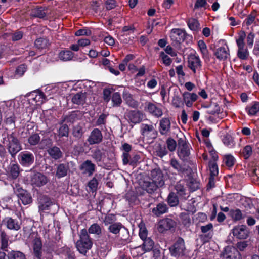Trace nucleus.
I'll list each match as a JSON object with an SVG mask.
<instances>
[{
    "label": "nucleus",
    "instance_id": "obj_1",
    "mask_svg": "<svg viewBox=\"0 0 259 259\" xmlns=\"http://www.w3.org/2000/svg\"><path fill=\"white\" fill-rule=\"evenodd\" d=\"M3 143L6 144L8 152L13 158H14L16 154L22 149L20 142L14 132L11 134L7 133L6 136L3 138Z\"/></svg>",
    "mask_w": 259,
    "mask_h": 259
},
{
    "label": "nucleus",
    "instance_id": "obj_2",
    "mask_svg": "<svg viewBox=\"0 0 259 259\" xmlns=\"http://www.w3.org/2000/svg\"><path fill=\"white\" fill-rule=\"evenodd\" d=\"M93 242L85 229H82L79 233V240L76 243V246L78 251L85 254L88 250L92 246Z\"/></svg>",
    "mask_w": 259,
    "mask_h": 259
},
{
    "label": "nucleus",
    "instance_id": "obj_3",
    "mask_svg": "<svg viewBox=\"0 0 259 259\" xmlns=\"http://www.w3.org/2000/svg\"><path fill=\"white\" fill-rule=\"evenodd\" d=\"M169 251L171 256L174 259L183 256L186 251L184 240L181 237H179L169 247Z\"/></svg>",
    "mask_w": 259,
    "mask_h": 259
},
{
    "label": "nucleus",
    "instance_id": "obj_4",
    "mask_svg": "<svg viewBox=\"0 0 259 259\" xmlns=\"http://www.w3.org/2000/svg\"><path fill=\"white\" fill-rule=\"evenodd\" d=\"M38 207L39 211L45 212L50 209L51 206H54L58 209V207L55 204L53 199L48 195L40 194L37 196Z\"/></svg>",
    "mask_w": 259,
    "mask_h": 259
},
{
    "label": "nucleus",
    "instance_id": "obj_5",
    "mask_svg": "<svg viewBox=\"0 0 259 259\" xmlns=\"http://www.w3.org/2000/svg\"><path fill=\"white\" fill-rule=\"evenodd\" d=\"M178 155L183 161L187 159L190 154L189 144L186 141V137L179 138L178 140Z\"/></svg>",
    "mask_w": 259,
    "mask_h": 259
},
{
    "label": "nucleus",
    "instance_id": "obj_6",
    "mask_svg": "<svg viewBox=\"0 0 259 259\" xmlns=\"http://www.w3.org/2000/svg\"><path fill=\"white\" fill-rule=\"evenodd\" d=\"M246 37V34L244 31H242L239 34V37L236 40V43L238 48L237 52L238 57L242 60H246L249 56V53L246 48L245 47L244 39Z\"/></svg>",
    "mask_w": 259,
    "mask_h": 259
},
{
    "label": "nucleus",
    "instance_id": "obj_7",
    "mask_svg": "<svg viewBox=\"0 0 259 259\" xmlns=\"http://www.w3.org/2000/svg\"><path fill=\"white\" fill-rule=\"evenodd\" d=\"M13 189L15 193L24 205L30 204L32 202L31 195L26 190L23 189L19 185L15 184Z\"/></svg>",
    "mask_w": 259,
    "mask_h": 259
},
{
    "label": "nucleus",
    "instance_id": "obj_8",
    "mask_svg": "<svg viewBox=\"0 0 259 259\" xmlns=\"http://www.w3.org/2000/svg\"><path fill=\"white\" fill-rule=\"evenodd\" d=\"M170 37L172 40L176 44H180L183 42L185 39L191 38V37L188 35L185 30L181 29H172L170 32Z\"/></svg>",
    "mask_w": 259,
    "mask_h": 259
},
{
    "label": "nucleus",
    "instance_id": "obj_9",
    "mask_svg": "<svg viewBox=\"0 0 259 259\" xmlns=\"http://www.w3.org/2000/svg\"><path fill=\"white\" fill-rule=\"evenodd\" d=\"M176 226V223L174 220L170 218H164L158 222L157 230L160 233H165L167 231L175 228Z\"/></svg>",
    "mask_w": 259,
    "mask_h": 259
},
{
    "label": "nucleus",
    "instance_id": "obj_10",
    "mask_svg": "<svg viewBox=\"0 0 259 259\" xmlns=\"http://www.w3.org/2000/svg\"><path fill=\"white\" fill-rule=\"evenodd\" d=\"M18 158L20 163L24 166H29L34 161V154L27 151L21 152L18 156Z\"/></svg>",
    "mask_w": 259,
    "mask_h": 259
},
{
    "label": "nucleus",
    "instance_id": "obj_11",
    "mask_svg": "<svg viewBox=\"0 0 259 259\" xmlns=\"http://www.w3.org/2000/svg\"><path fill=\"white\" fill-rule=\"evenodd\" d=\"M212 229L213 225L211 223L201 226L200 229L203 234L200 235L199 237L203 242H207L212 238L213 236Z\"/></svg>",
    "mask_w": 259,
    "mask_h": 259
},
{
    "label": "nucleus",
    "instance_id": "obj_12",
    "mask_svg": "<svg viewBox=\"0 0 259 259\" xmlns=\"http://www.w3.org/2000/svg\"><path fill=\"white\" fill-rule=\"evenodd\" d=\"M48 181L47 177L40 172L34 173L31 177V184L36 187H40L44 186L47 183Z\"/></svg>",
    "mask_w": 259,
    "mask_h": 259
},
{
    "label": "nucleus",
    "instance_id": "obj_13",
    "mask_svg": "<svg viewBox=\"0 0 259 259\" xmlns=\"http://www.w3.org/2000/svg\"><path fill=\"white\" fill-rule=\"evenodd\" d=\"M249 230L246 225L237 226L232 230L233 235L240 239H246L249 235Z\"/></svg>",
    "mask_w": 259,
    "mask_h": 259
},
{
    "label": "nucleus",
    "instance_id": "obj_14",
    "mask_svg": "<svg viewBox=\"0 0 259 259\" xmlns=\"http://www.w3.org/2000/svg\"><path fill=\"white\" fill-rule=\"evenodd\" d=\"M226 259H240L241 255L237 249L232 246H227L224 248L223 253Z\"/></svg>",
    "mask_w": 259,
    "mask_h": 259
},
{
    "label": "nucleus",
    "instance_id": "obj_15",
    "mask_svg": "<svg viewBox=\"0 0 259 259\" xmlns=\"http://www.w3.org/2000/svg\"><path fill=\"white\" fill-rule=\"evenodd\" d=\"M141 131L142 136L150 139L156 138L157 135V132L152 124H142Z\"/></svg>",
    "mask_w": 259,
    "mask_h": 259
},
{
    "label": "nucleus",
    "instance_id": "obj_16",
    "mask_svg": "<svg viewBox=\"0 0 259 259\" xmlns=\"http://www.w3.org/2000/svg\"><path fill=\"white\" fill-rule=\"evenodd\" d=\"M150 179L151 181L157 184L159 187H162L164 185L163 174L159 168H155L151 171Z\"/></svg>",
    "mask_w": 259,
    "mask_h": 259
},
{
    "label": "nucleus",
    "instance_id": "obj_17",
    "mask_svg": "<svg viewBox=\"0 0 259 259\" xmlns=\"http://www.w3.org/2000/svg\"><path fill=\"white\" fill-rule=\"evenodd\" d=\"M103 139V136L101 131L98 128H94L90 134L87 139L90 145L99 144Z\"/></svg>",
    "mask_w": 259,
    "mask_h": 259
},
{
    "label": "nucleus",
    "instance_id": "obj_18",
    "mask_svg": "<svg viewBox=\"0 0 259 259\" xmlns=\"http://www.w3.org/2000/svg\"><path fill=\"white\" fill-rule=\"evenodd\" d=\"M140 185L143 190L146 191L149 194L154 193L155 191L157 190L158 188L160 187L150 179L144 180Z\"/></svg>",
    "mask_w": 259,
    "mask_h": 259
},
{
    "label": "nucleus",
    "instance_id": "obj_19",
    "mask_svg": "<svg viewBox=\"0 0 259 259\" xmlns=\"http://www.w3.org/2000/svg\"><path fill=\"white\" fill-rule=\"evenodd\" d=\"M201 62L199 57L191 55L188 59V67L195 73L196 70H199L201 68Z\"/></svg>",
    "mask_w": 259,
    "mask_h": 259
},
{
    "label": "nucleus",
    "instance_id": "obj_20",
    "mask_svg": "<svg viewBox=\"0 0 259 259\" xmlns=\"http://www.w3.org/2000/svg\"><path fill=\"white\" fill-rule=\"evenodd\" d=\"M140 159V156L138 154L132 156L127 153H123L122 154V162L124 165L129 164L131 165L134 166L138 162Z\"/></svg>",
    "mask_w": 259,
    "mask_h": 259
},
{
    "label": "nucleus",
    "instance_id": "obj_21",
    "mask_svg": "<svg viewBox=\"0 0 259 259\" xmlns=\"http://www.w3.org/2000/svg\"><path fill=\"white\" fill-rule=\"evenodd\" d=\"M171 123L168 118H163L160 120L159 131L161 135H167L170 132Z\"/></svg>",
    "mask_w": 259,
    "mask_h": 259
},
{
    "label": "nucleus",
    "instance_id": "obj_22",
    "mask_svg": "<svg viewBox=\"0 0 259 259\" xmlns=\"http://www.w3.org/2000/svg\"><path fill=\"white\" fill-rule=\"evenodd\" d=\"M126 116L128 120L133 123H139L143 119V114L139 111L131 110L127 112Z\"/></svg>",
    "mask_w": 259,
    "mask_h": 259
},
{
    "label": "nucleus",
    "instance_id": "obj_23",
    "mask_svg": "<svg viewBox=\"0 0 259 259\" xmlns=\"http://www.w3.org/2000/svg\"><path fill=\"white\" fill-rule=\"evenodd\" d=\"M80 169L83 170L84 174L91 176L95 171V165L91 160H87L80 166Z\"/></svg>",
    "mask_w": 259,
    "mask_h": 259
},
{
    "label": "nucleus",
    "instance_id": "obj_24",
    "mask_svg": "<svg viewBox=\"0 0 259 259\" xmlns=\"http://www.w3.org/2000/svg\"><path fill=\"white\" fill-rule=\"evenodd\" d=\"M182 96L184 102L188 107H191L193 103L196 101L198 98V95L196 93H189L188 92H185L183 94Z\"/></svg>",
    "mask_w": 259,
    "mask_h": 259
},
{
    "label": "nucleus",
    "instance_id": "obj_25",
    "mask_svg": "<svg viewBox=\"0 0 259 259\" xmlns=\"http://www.w3.org/2000/svg\"><path fill=\"white\" fill-rule=\"evenodd\" d=\"M168 207L166 204L163 202L158 203L156 207L152 209V213L157 217H159L161 215L168 212Z\"/></svg>",
    "mask_w": 259,
    "mask_h": 259
},
{
    "label": "nucleus",
    "instance_id": "obj_26",
    "mask_svg": "<svg viewBox=\"0 0 259 259\" xmlns=\"http://www.w3.org/2000/svg\"><path fill=\"white\" fill-rule=\"evenodd\" d=\"M42 243L40 238H35L33 242V250L34 256L37 259H41Z\"/></svg>",
    "mask_w": 259,
    "mask_h": 259
},
{
    "label": "nucleus",
    "instance_id": "obj_27",
    "mask_svg": "<svg viewBox=\"0 0 259 259\" xmlns=\"http://www.w3.org/2000/svg\"><path fill=\"white\" fill-rule=\"evenodd\" d=\"M145 104L146 110L150 114L157 117H161L162 115V110L154 104L151 102H146Z\"/></svg>",
    "mask_w": 259,
    "mask_h": 259
},
{
    "label": "nucleus",
    "instance_id": "obj_28",
    "mask_svg": "<svg viewBox=\"0 0 259 259\" xmlns=\"http://www.w3.org/2000/svg\"><path fill=\"white\" fill-rule=\"evenodd\" d=\"M47 151L49 155L55 160L61 158L63 155L60 148L55 145H53L48 150H47Z\"/></svg>",
    "mask_w": 259,
    "mask_h": 259
},
{
    "label": "nucleus",
    "instance_id": "obj_29",
    "mask_svg": "<svg viewBox=\"0 0 259 259\" xmlns=\"http://www.w3.org/2000/svg\"><path fill=\"white\" fill-rule=\"evenodd\" d=\"M47 10L45 7H37L31 10L30 16L33 18H44L46 16Z\"/></svg>",
    "mask_w": 259,
    "mask_h": 259
},
{
    "label": "nucleus",
    "instance_id": "obj_30",
    "mask_svg": "<svg viewBox=\"0 0 259 259\" xmlns=\"http://www.w3.org/2000/svg\"><path fill=\"white\" fill-rule=\"evenodd\" d=\"M176 194L180 197L185 198L187 191V187L184 180H180L175 186Z\"/></svg>",
    "mask_w": 259,
    "mask_h": 259
},
{
    "label": "nucleus",
    "instance_id": "obj_31",
    "mask_svg": "<svg viewBox=\"0 0 259 259\" xmlns=\"http://www.w3.org/2000/svg\"><path fill=\"white\" fill-rule=\"evenodd\" d=\"M7 174L9 179L13 180L17 179L20 174V168L18 164H10L8 167Z\"/></svg>",
    "mask_w": 259,
    "mask_h": 259
},
{
    "label": "nucleus",
    "instance_id": "obj_32",
    "mask_svg": "<svg viewBox=\"0 0 259 259\" xmlns=\"http://www.w3.org/2000/svg\"><path fill=\"white\" fill-rule=\"evenodd\" d=\"M86 93L79 92L73 95L71 98L72 102L78 105H83L85 102Z\"/></svg>",
    "mask_w": 259,
    "mask_h": 259
},
{
    "label": "nucleus",
    "instance_id": "obj_33",
    "mask_svg": "<svg viewBox=\"0 0 259 259\" xmlns=\"http://www.w3.org/2000/svg\"><path fill=\"white\" fill-rule=\"evenodd\" d=\"M170 165L173 167L174 169L176 170L178 172V174L182 175L187 171V169L185 165H182L175 158H172L170 160Z\"/></svg>",
    "mask_w": 259,
    "mask_h": 259
},
{
    "label": "nucleus",
    "instance_id": "obj_34",
    "mask_svg": "<svg viewBox=\"0 0 259 259\" xmlns=\"http://www.w3.org/2000/svg\"><path fill=\"white\" fill-rule=\"evenodd\" d=\"M69 169L68 163H60L58 164L56 169V176L58 178H61L66 176Z\"/></svg>",
    "mask_w": 259,
    "mask_h": 259
},
{
    "label": "nucleus",
    "instance_id": "obj_35",
    "mask_svg": "<svg viewBox=\"0 0 259 259\" xmlns=\"http://www.w3.org/2000/svg\"><path fill=\"white\" fill-rule=\"evenodd\" d=\"M85 132L82 124L79 123L73 126L72 134L74 137L77 139H81Z\"/></svg>",
    "mask_w": 259,
    "mask_h": 259
},
{
    "label": "nucleus",
    "instance_id": "obj_36",
    "mask_svg": "<svg viewBox=\"0 0 259 259\" xmlns=\"http://www.w3.org/2000/svg\"><path fill=\"white\" fill-rule=\"evenodd\" d=\"M123 98L129 106L132 108H136L138 106V102L133 99V96L128 92H123Z\"/></svg>",
    "mask_w": 259,
    "mask_h": 259
},
{
    "label": "nucleus",
    "instance_id": "obj_37",
    "mask_svg": "<svg viewBox=\"0 0 259 259\" xmlns=\"http://www.w3.org/2000/svg\"><path fill=\"white\" fill-rule=\"evenodd\" d=\"M50 44L49 40L45 38H38L34 42V46L38 50L46 49Z\"/></svg>",
    "mask_w": 259,
    "mask_h": 259
},
{
    "label": "nucleus",
    "instance_id": "obj_38",
    "mask_svg": "<svg viewBox=\"0 0 259 259\" xmlns=\"http://www.w3.org/2000/svg\"><path fill=\"white\" fill-rule=\"evenodd\" d=\"M74 56V54L70 50L61 51L58 55L59 59L63 61L71 60Z\"/></svg>",
    "mask_w": 259,
    "mask_h": 259
},
{
    "label": "nucleus",
    "instance_id": "obj_39",
    "mask_svg": "<svg viewBox=\"0 0 259 259\" xmlns=\"http://www.w3.org/2000/svg\"><path fill=\"white\" fill-rule=\"evenodd\" d=\"M7 252L8 259H26L25 255L21 251L11 250Z\"/></svg>",
    "mask_w": 259,
    "mask_h": 259
},
{
    "label": "nucleus",
    "instance_id": "obj_40",
    "mask_svg": "<svg viewBox=\"0 0 259 259\" xmlns=\"http://www.w3.org/2000/svg\"><path fill=\"white\" fill-rule=\"evenodd\" d=\"M122 226V224L120 222L114 223L109 226L108 230L113 234H119Z\"/></svg>",
    "mask_w": 259,
    "mask_h": 259
},
{
    "label": "nucleus",
    "instance_id": "obj_41",
    "mask_svg": "<svg viewBox=\"0 0 259 259\" xmlns=\"http://www.w3.org/2000/svg\"><path fill=\"white\" fill-rule=\"evenodd\" d=\"M52 146V140L50 138H47L42 139L41 141L40 140L39 143L38 144V148L41 150H48Z\"/></svg>",
    "mask_w": 259,
    "mask_h": 259
},
{
    "label": "nucleus",
    "instance_id": "obj_42",
    "mask_svg": "<svg viewBox=\"0 0 259 259\" xmlns=\"http://www.w3.org/2000/svg\"><path fill=\"white\" fill-rule=\"evenodd\" d=\"M167 201L170 207H175L179 204V199L177 194L173 192H170L167 198Z\"/></svg>",
    "mask_w": 259,
    "mask_h": 259
},
{
    "label": "nucleus",
    "instance_id": "obj_43",
    "mask_svg": "<svg viewBox=\"0 0 259 259\" xmlns=\"http://www.w3.org/2000/svg\"><path fill=\"white\" fill-rule=\"evenodd\" d=\"M205 107L208 109L207 112L209 114L214 115L216 113L219 114L220 113V107L216 102H211L210 104L205 106Z\"/></svg>",
    "mask_w": 259,
    "mask_h": 259
},
{
    "label": "nucleus",
    "instance_id": "obj_44",
    "mask_svg": "<svg viewBox=\"0 0 259 259\" xmlns=\"http://www.w3.org/2000/svg\"><path fill=\"white\" fill-rule=\"evenodd\" d=\"M179 217L182 224L185 227L187 228L190 227L191 224V221L189 213L187 212H182L180 214Z\"/></svg>",
    "mask_w": 259,
    "mask_h": 259
},
{
    "label": "nucleus",
    "instance_id": "obj_45",
    "mask_svg": "<svg viewBox=\"0 0 259 259\" xmlns=\"http://www.w3.org/2000/svg\"><path fill=\"white\" fill-rule=\"evenodd\" d=\"M228 53L225 47H220L217 49L214 53L216 57L219 60H225L227 59Z\"/></svg>",
    "mask_w": 259,
    "mask_h": 259
},
{
    "label": "nucleus",
    "instance_id": "obj_46",
    "mask_svg": "<svg viewBox=\"0 0 259 259\" xmlns=\"http://www.w3.org/2000/svg\"><path fill=\"white\" fill-rule=\"evenodd\" d=\"M229 214L233 220L235 221H239L245 217V215H243L241 210L239 209H231L229 211Z\"/></svg>",
    "mask_w": 259,
    "mask_h": 259
},
{
    "label": "nucleus",
    "instance_id": "obj_47",
    "mask_svg": "<svg viewBox=\"0 0 259 259\" xmlns=\"http://www.w3.org/2000/svg\"><path fill=\"white\" fill-rule=\"evenodd\" d=\"M7 227L10 229H14L18 230L20 228L19 222L11 218H9L7 220Z\"/></svg>",
    "mask_w": 259,
    "mask_h": 259
},
{
    "label": "nucleus",
    "instance_id": "obj_48",
    "mask_svg": "<svg viewBox=\"0 0 259 259\" xmlns=\"http://www.w3.org/2000/svg\"><path fill=\"white\" fill-rule=\"evenodd\" d=\"M111 100L113 107H119L122 102L120 94L118 92H115L112 94Z\"/></svg>",
    "mask_w": 259,
    "mask_h": 259
},
{
    "label": "nucleus",
    "instance_id": "obj_49",
    "mask_svg": "<svg viewBox=\"0 0 259 259\" xmlns=\"http://www.w3.org/2000/svg\"><path fill=\"white\" fill-rule=\"evenodd\" d=\"M88 233L100 235L102 233V229L100 226L97 223H94L88 229Z\"/></svg>",
    "mask_w": 259,
    "mask_h": 259
},
{
    "label": "nucleus",
    "instance_id": "obj_50",
    "mask_svg": "<svg viewBox=\"0 0 259 259\" xmlns=\"http://www.w3.org/2000/svg\"><path fill=\"white\" fill-rule=\"evenodd\" d=\"M69 127L67 124H62L58 130L59 137H68L69 135Z\"/></svg>",
    "mask_w": 259,
    "mask_h": 259
},
{
    "label": "nucleus",
    "instance_id": "obj_51",
    "mask_svg": "<svg viewBox=\"0 0 259 259\" xmlns=\"http://www.w3.org/2000/svg\"><path fill=\"white\" fill-rule=\"evenodd\" d=\"M188 25L189 28L193 31H197L200 29L199 23L195 19H190L188 22Z\"/></svg>",
    "mask_w": 259,
    "mask_h": 259
},
{
    "label": "nucleus",
    "instance_id": "obj_52",
    "mask_svg": "<svg viewBox=\"0 0 259 259\" xmlns=\"http://www.w3.org/2000/svg\"><path fill=\"white\" fill-rule=\"evenodd\" d=\"M40 140V137L38 134H33L31 135L28 139V142L30 145L35 146L39 144Z\"/></svg>",
    "mask_w": 259,
    "mask_h": 259
},
{
    "label": "nucleus",
    "instance_id": "obj_53",
    "mask_svg": "<svg viewBox=\"0 0 259 259\" xmlns=\"http://www.w3.org/2000/svg\"><path fill=\"white\" fill-rule=\"evenodd\" d=\"M143 241V246L144 250L146 251L151 250L154 244L153 241L150 238H148Z\"/></svg>",
    "mask_w": 259,
    "mask_h": 259
},
{
    "label": "nucleus",
    "instance_id": "obj_54",
    "mask_svg": "<svg viewBox=\"0 0 259 259\" xmlns=\"http://www.w3.org/2000/svg\"><path fill=\"white\" fill-rule=\"evenodd\" d=\"M96 176L97 175H96L95 176L92 180H91L88 184L89 190L92 192H96L97 190L98 182L96 178Z\"/></svg>",
    "mask_w": 259,
    "mask_h": 259
},
{
    "label": "nucleus",
    "instance_id": "obj_55",
    "mask_svg": "<svg viewBox=\"0 0 259 259\" xmlns=\"http://www.w3.org/2000/svg\"><path fill=\"white\" fill-rule=\"evenodd\" d=\"M77 118L78 116L77 112L76 111H73L69 115H66L64 117L63 121L67 123H73L77 119Z\"/></svg>",
    "mask_w": 259,
    "mask_h": 259
},
{
    "label": "nucleus",
    "instance_id": "obj_56",
    "mask_svg": "<svg viewBox=\"0 0 259 259\" xmlns=\"http://www.w3.org/2000/svg\"><path fill=\"white\" fill-rule=\"evenodd\" d=\"M1 248L3 250L5 251H8L7 249L8 246V238L7 237V235L4 231L1 232Z\"/></svg>",
    "mask_w": 259,
    "mask_h": 259
},
{
    "label": "nucleus",
    "instance_id": "obj_57",
    "mask_svg": "<svg viewBox=\"0 0 259 259\" xmlns=\"http://www.w3.org/2000/svg\"><path fill=\"white\" fill-rule=\"evenodd\" d=\"M156 155L161 158L167 154V150L165 146H162L159 145L157 149L156 150Z\"/></svg>",
    "mask_w": 259,
    "mask_h": 259
},
{
    "label": "nucleus",
    "instance_id": "obj_58",
    "mask_svg": "<svg viewBox=\"0 0 259 259\" xmlns=\"http://www.w3.org/2000/svg\"><path fill=\"white\" fill-rule=\"evenodd\" d=\"M166 144L168 150L173 152L176 150L177 147L176 141L171 138H168L166 140Z\"/></svg>",
    "mask_w": 259,
    "mask_h": 259
},
{
    "label": "nucleus",
    "instance_id": "obj_59",
    "mask_svg": "<svg viewBox=\"0 0 259 259\" xmlns=\"http://www.w3.org/2000/svg\"><path fill=\"white\" fill-rule=\"evenodd\" d=\"M209 166L210 171V176L215 177L218 174V167L214 162L210 161Z\"/></svg>",
    "mask_w": 259,
    "mask_h": 259
},
{
    "label": "nucleus",
    "instance_id": "obj_60",
    "mask_svg": "<svg viewBox=\"0 0 259 259\" xmlns=\"http://www.w3.org/2000/svg\"><path fill=\"white\" fill-rule=\"evenodd\" d=\"M116 218L115 215L113 214H109L105 217L104 222L105 225H111L115 223Z\"/></svg>",
    "mask_w": 259,
    "mask_h": 259
},
{
    "label": "nucleus",
    "instance_id": "obj_61",
    "mask_svg": "<svg viewBox=\"0 0 259 259\" xmlns=\"http://www.w3.org/2000/svg\"><path fill=\"white\" fill-rule=\"evenodd\" d=\"M5 123L10 128H15V117L12 115L7 117L5 120Z\"/></svg>",
    "mask_w": 259,
    "mask_h": 259
},
{
    "label": "nucleus",
    "instance_id": "obj_62",
    "mask_svg": "<svg viewBox=\"0 0 259 259\" xmlns=\"http://www.w3.org/2000/svg\"><path fill=\"white\" fill-rule=\"evenodd\" d=\"M198 47L204 57H207L208 51L206 45L203 40H199L198 42Z\"/></svg>",
    "mask_w": 259,
    "mask_h": 259
},
{
    "label": "nucleus",
    "instance_id": "obj_63",
    "mask_svg": "<svg viewBox=\"0 0 259 259\" xmlns=\"http://www.w3.org/2000/svg\"><path fill=\"white\" fill-rule=\"evenodd\" d=\"M252 153V147L250 145H247L244 147L242 152V154L245 159L248 158L251 155Z\"/></svg>",
    "mask_w": 259,
    "mask_h": 259
},
{
    "label": "nucleus",
    "instance_id": "obj_64",
    "mask_svg": "<svg viewBox=\"0 0 259 259\" xmlns=\"http://www.w3.org/2000/svg\"><path fill=\"white\" fill-rule=\"evenodd\" d=\"M259 111V102H255L249 109L248 114L251 115H255Z\"/></svg>",
    "mask_w": 259,
    "mask_h": 259
}]
</instances>
